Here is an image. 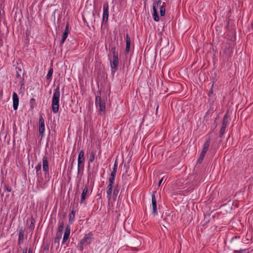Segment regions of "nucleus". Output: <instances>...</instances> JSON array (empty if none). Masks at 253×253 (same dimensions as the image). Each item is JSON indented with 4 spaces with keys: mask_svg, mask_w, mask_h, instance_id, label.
Masks as SVG:
<instances>
[{
    "mask_svg": "<svg viewBox=\"0 0 253 253\" xmlns=\"http://www.w3.org/2000/svg\"><path fill=\"white\" fill-rule=\"evenodd\" d=\"M42 169L44 172V183H46L49 180V166L47 158L43 156L42 158Z\"/></svg>",
    "mask_w": 253,
    "mask_h": 253,
    "instance_id": "obj_4",
    "label": "nucleus"
},
{
    "mask_svg": "<svg viewBox=\"0 0 253 253\" xmlns=\"http://www.w3.org/2000/svg\"><path fill=\"white\" fill-rule=\"evenodd\" d=\"M160 13L161 16H165L166 13V9L164 6L162 5V6H160Z\"/></svg>",
    "mask_w": 253,
    "mask_h": 253,
    "instance_id": "obj_30",
    "label": "nucleus"
},
{
    "mask_svg": "<svg viewBox=\"0 0 253 253\" xmlns=\"http://www.w3.org/2000/svg\"><path fill=\"white\" fill-rule=\"evenodd\" d=\"M167 179V178H165V176H163L161 179V180L159 181V183H158V186H160V185L161 184V183H162V182L165 180V181Z\"/></svg>",
    "mask_w": 253,
    "mask_h": 253,
    "instance_id": "obj_37",
    "label": "nucleus"
},
{
    "mask_svg": "<svg viewBox=\"0 0 253 253\" xmlns=\"http://www.w3.org/2000/svg\"><path fill=\"white\" fill-rule=\"evenodd\" d=\"M60 96V88L59 87L57 86L54 90L52 98L51 106L52 111L54 114H56L59 110Z\"/></svg>",
    "mask_w": 253,
    "mask_h": 253,
    "instance_id": "obj_1",
    "label": "nucleus"
},
{
    "mask_svg": "<svg viewBox=\"0 0 253 253\" xmlns=\"http://www.w3.org/2000/svg\"><path fill=\"white\" fill-rule=\"evenodd\" d=\"M161 3H162V1L161 0L157 1V2L156 3L157 7H160V6H162V5H161Z\"/></svg>",
    "mask_w": 253,
    "mask_h": 253,
    "instance_id": "obj_38",
    "label": "nucleus"
},
{
    "mask_svg": "<svg viewBox=\"0 0 253 253\" xmlns=\"http://www.w3.org/2000/svg\"><path fill=\"white\" fill-rule=\"evenodd\" d=\"M4 188L7 192H11V188L8 185H4Z\"/></svg>",
    "mask_w": 253,
    "mask_h": 253,
    "instance_id": "obj_36",
    "label": "nucleus"
},
{
    "mask_svg": "<svg viewBox=\"0 0 253 253\" xmlns=\"http://www.w3.org/2000/svg\"><path fill=\"white\" fill-rule=\"evenodd\" d=\"M245 251V250L240 249L239 250H235L234 252H235V253H240V251Z\"/></svg>",
    "mask_w": 253,
    "mask_h": 253,
    "instance_id": "obj_39",
    "label": "nucleus"
},
{
    "mask_svg": "<svg viewBox=\"0 0 253 253\" xmlns=\"http://www.w3.org/2000/svg\"><path fill=\"white\" fill-rule=\"evenodd\" d=\"M39 135L41 136L42 138L45 135L44 131H45V125H44V120L43 118L42 115H40L39 117Z\"/></svg>",
    "mask_w": 253,
    "mask_h": 253,
    "instance_id": "obj_6",
    "label": "nucleus"
},
{
    "mask_svg": "<svg viewBox=\"0 0 253 253\" xmlns=\"http://www.w3.org/2000/svg\"><path fill=\"white\" fill-rule=\"evenodd\" d=\"M29 221L30 222V224L29 225L28 227L29 230L30 231H32L35 228V219L33 217H31V218L30 219L27 220V222H28Z\"/></svg>",
    "mask_w": 253,
    "mask_h": 253,
    "instance_id": "obj_20",
    "label": "nucleus"
},
{
    "mask_svg": "<svg viewBox=\"0 0 253 253\" xmlns=\"http://www.w3.org/2000/svg\"><path fill=\"white\" fill-rule=\"evenodd\" d=\"M30 104L31 108H33L36 105V99L34 98H32L30 100Z\"/></svg>",
    "mask_w": 253,
    "mask_h": 253,
    "instance_id": "obj_32",
    "label": "nucleus"
},
{
    "mask_svg": "<svg viewBox=\"0 0 253 253\" xmlns=\"http://www.w3.org/2000/svg\"><path fill=\"white\" fill-rule=\"evenodd\" d=\"M15 70H16V77L18 79H21V74H24V72H22V70L21 68H20L19 67H16L15 68Z\"/></svg>",
    "mask_w": 253,
    "mask_h": 253,
    "instance_id": "obj_23",
    "label": "nucleus"
},
{
    "mask_svg": "<svg viewBox=\"0 0 253 253\" xmlns=\"http://www.w3.org/2000/svg\"><path fill=\"white\" fill-rule=\"evenodd\" d=\"M206 154V152L203 151H202L200 155H202V156H204L205 157V155Z\"/></svg>",
    "mask_w": 253,
    "mask_h": 253,
    "instance_id": "obj_42",
    "label": "nucleus"
},
{
    "mask_svg": "<svg viewBox=\"0 0 253 253\" xmlns=\"http://www.w3.org/2000/svg\"><path fill=\"white\" fill-rule=\"evenodd\" d=\"M42 165L41 163H39L38 165L36 167V176L37 177V183L40 187L43 189L46 187V185L45 183H44V178L42 176L41 172H40L41 170Z\"/></svg>",
    "mask_w": 253,
    "mask_h": 253,
    "instance_id": "obj_3",
    "label": "nucleus"
},
{
    "mask_svg": "<svg viewBox=\"0 0 253 253\" xmlns=\"http://www.w3.org/2000/svg\"><path fill=\"white\" fill-rule=\"evenodd\" d=\"M64 222L61 221L59 222V225L58 229V232L57 233V235L61 236V233L62 232L63 229L64 228Z\"/></svg>",
    "mask_w": 253,
    "mask_h": 253,
    "instance_id": "obj_24",
    "label": "nucleus"
},
{
    "mask_svg": "<svg viewBox=\"0 0 253 253\" xmlns=\"http://www.w3.org/2000/svg\"><path fill=\"white\" fill-rule=\"evenodd\" d=\"M52 73H53V69H52V68H50L49 70V71L47 73V74L46 75L47 80H48L51 78V77L52 76Z\"/></svg>",
    "mask_w": 253,
    "mask_h": 253,
    "instance_id": "obj_33",
    "label": "nucleus"
},
{
    "mask_svg": "<svg viewBox=\"0 0 253 253\" xmlns=\"http://www.w3.org/2000/svg\"><path fill=\"white\" fill-rule=\"evenodd\" d=\"M84 159H78V173L84 170Z\"/></svg>",
    "mask_w": 253,
    "mask_h": 253,
    "instance_id": "obj_16",
    "label": "nucleus"
},
{
    "mask_svg": "<svg viewBox=\"0 0 253 253\" xmlns=\"http://www.w3.org/2000/svg\"><path fill=\"white\" fill-rule=\"evenodd\" d=\"M75 216V211L74 210H72L69 215V222L70 224H72L74 221Z\"/></svg>",
    "mask_w": 253,
    "mask_h": 253,
    "instance_id": "obj_22",
    "label": "nucleus"
},
{
    "mask_svg": "<svg viewBox=\"0 0 253 253\" xmlns=\"http://www.w3.org/2000/svg\"><path fill=\"white\" fill-rule=\"evenodd\" d=\"M61 236H59V235H57V237L55 238V242H58L59 239L61 238Z\"/></svg>",
    "mask_w": 253,
    "mask_h": 253,
    "instance_id": "obj_40",
    "label": "nucleus"
},
{
    "mask_svg": "<svg viewBox=\"0 0 253 253\" xmlns=\"http://www.w3.org/2000/svg\"><path fill=\"white\" fill-rule=\"evenodd\" d=\"M118 168V162L117 161L115 162L113 170L112 171L109 177L115 178L117 172V169Z\"/></svg>",
    "mask_w": 253,
    "mask_h": 253,
    "instance_id": "obj_18",
    "label": "nucleus"
},
{
    "mask_svg": "<svg viewBox=\"0 0 253 253\" xmlns=\"http://www.w3.org/2000/svg\"><path fill=\"white\" fill-rule=\"evenodd\" d=\"M24 230L21 228L19 229V234H18V245H21L24 242Z\"/></svg>",
    "mask_w": 253,
    "mask_h": 253,
    "instance_id": "obj_15",
    "label": "nucleus"
},
{
    "mask_svg": "<svg viewBox=\"0 0 253 253\" xmlns=\"http://www.w3.org/2000/svg\"><path fill=\"white\" fill-rule=\"evenodd\" d=\"M115 178L109 177L108 180V184L106 188L107 198L109 202L111 199L113 188L115 183Z\"/></svg>",
    "mask_w": 253,
    "mask_h": 253,
    "instance_id": "obj_5",
    "label": "nucleus"
},
{
    "mask_svg": "<svg viewBox=\"0 0 253 253\" xmlns=\"http://www.w3.org/2000/svg\"><path fill=\"white\" fill-rule=\"evenodd\" d=\"M93 239V234L91 232L86 234L84 238L81 240L78 244V247L80 251H82L84 248L91 243Z\"/></svg>",
    "mask_w": 253,
    "mask_h": 253,
    "instance_id": "obj_2",
    "label": "nucleus"
},
{
    "mask_svg": "<svg viewBox=\"0 0 253 253\" xmlns=\"http://www.w3.org/2000/svg\"><path fill=\"white\" fill-rule=\"evenodd\" d=\"M110 51L113 53V57H118V52L115 46H112Z\"/></svg>",
    "mask_w": 253,
    "mask_h": 253,
    "instance_id": "obj_26",
    "label": "nucleus"
},
{
    "mask_svg": "<svg viewBox=\"0 0 253 253\" xmlns=\"http://www.w3.org/2000/svg\"><path fill=\"white\" fill-rule=\"evenodd\" d=\"M211 142V139L209 138L205 142L202 151L207 153Z\"/></svg>",
    "mask_w": 253,
    "mask_h": 253,
    "instance_id": "obj_21",
    "label": "nucleus"
},
{
    "mask_svg": "<svg viewBox=\"0 0 253 253\" xmlns=\"http://www.w3.org/2000/svg\"><path fill=\"white\" fill-rule=\"evenodd\" d=\"M81 158L84 159V151L83 150H81L80 151L79 154V156H78V159H81Z\"/></svg>",
    "mask_w": 253,
    "mask_h": 253,
    "instance_id": "obj_34",
    "label": "nucleus"
},
{
    "mask_svg": "<svg viewBox=\"0 0 253 253\" xmlns=\"http://www.w3.org/2000/svg\"><path fill=\"white\" fill-rule=\"evenodd\" d=\"M45 250H48V248H45Z\"/></svg>",
    "mask_w": 253,
    "mask_h": 253,
    "instance_id": "obj_46",
    "label": "nucleus"
},
{
    "mask_svg": "<svg viewBox=\"0 0 253 253\" xmlns=\"http://www.w3.org/2000/svg\"><path fill=\"white\" fill-rule=\"evenodd\" d=\"M226 127L221 126L220 131H219V137L221 138L223 137V134H224L225 132Z\"/></svg>",
    "mask_w": 253,
    "mask_h": 253,
    "instance_id": "obj_31",
    "label": "nucleus"
},
{
    "mask_svg": "<svg viewBox=\"0 0 253 253\" xmlns=\"http://www.w3.org/2000/svg\"><path fill=\"white\" fill-rule=\"evenodd\" d=\"M95 105L96 107H98L100 112H104L105 110V101L102 100L101 98L99 96H97L95 98Z\"/></svg>",
    "mask_w": 253,
    "mask_h": 253,
    "instance_id": "obj_7",
    "label": "nucleus"
},
{
    "mask_svg": "<svg viewBox=\"0 0 253 253\" xmlns=\"http://www.w3.org/2000/svg\"><path fill=\"white\" fill-rule=\"evenodd\" d=\"M13 107L14 110H17L19 105V98L16 92H14L12 94Z\"/></svg>",
    "mask_w": 253,
    "mask_h": 253,
    "instance_id": "obj_11",
    "label": "nucleus"
},
{
    "mask_svg": "<svg viewBox=\"0 0 253 253\" xmlns=\"http://www.w3.org/2000/svg\"><path fill=\"white\" fill-rule=\"evenodd\" d=\"M27 248H24L23 250H22V253H27Z\"/></svg>",
    "mask_w": 253,
    "mask_h": 253,
    "instance_id": "obj_41",
    "label": "nucleus"
},
{
    "mask_svg": "<svg viewBox=\"0 0 253 253\" xmlns=\"http://www.w3.org/2000/svg\"><path fill=\"white\" fill-rule=\"evenodd\" d=\"M228 116L227 115V114H225L223 119L221 126L226 127L227 124H228Z\"/></svg>",
    "mask_w": 253,
    "mask_h": 253,
    "instance_id": "obj_25",
    "label": "nucleus"
},
{
    "mask_svg": "<svg viewBox=\"0 0 253 253\" xmlns=\"http://www.w3.org/2000/svg\"><path fill=\"white\" fill-rule=\"evenodd\" d=\"M28 253H32V251L30 249L29 250Z\"/></svg>",
    "mask_w": 253,
    "mask_h": 253,
    "instance_id": "obj_44",
    "label": "nucleus"
},
{
    "mask_svg": "<svg viewBox=\"0 0 253 253\" xmlns=\"http://www.w3.org/2000/svg\"><path fill=\"white\" fill-rule=\"evenodd\" d=\"M109 17V5L108 3L106 2L103 4V14L102 18V22L106 23L108 21Z\"/></svg>",
    "mask_w": 253,
    "mask_h": 253,
    "instance_id": "obj_9",
    "label": "nucleus"
},
{
    "mask_svg": "<svg viewBox=\"0 0 253 253\" xmlns=\"http://www.w3.org/2000/svg\"><path fill=\"white\" fill-rule=\"evenodd\" d=\"M90 194L88 192V185H85L81 195V203H83L85 199L89 197Z\"/></svg>",
    "mask_w": 253,
    "mask_h": 253,
    "instance_id": "obj_10",
    "label": "nucleus"
},
{
    "mask_svg": "<svg viewBox=\"0 0 253 253\" xmlns=\"http://www.w3.org/2000/svg\"><path fill=\"white\" fill-rule=\"evenodd\" d=\"M45 250H48V248H45Z\"/></svg>",
    "mask_w": 253,
    "mask_h": 253,
    "instance_id": "obj_45",
    "label": "nucleus"
},
{
    "mask_svg": "<svg viewBox=\"0 0 253 253\" xmlns=\"http://www.w3.org/2000/svg\"><path fill=\"white\" fill-rule=\"evenodd\" d=\"M69 22H67L66 25V27H65V30L62 35V40L61 41V44H62L64 43V42H65L67 38L68 37V34L69 32Z\"/></svg>",
    "mask_w": 253,
    "mask_h": 253,
    "instance_id": "obj_12",
    "label": "nucleus"
},
{
    "mask_svg": "<svg viewBox=\"0 0 253 253\" xmlns=\"http://www.w3.org/2000/svg\"><path fill=\"white\" fill-rule=\"evenodd\" d=\"M238 241L239 243H241L240 241V237L235 236L232 238L231 240V243L233 244H235L236 243V241Z\"/></svg>",
    "mask_w": 253,
    "mask_h": 253,
    "instance_id": "obj_28",
    "label": "nucleus"
},
{
    "mask_svg": "<svg viewBox=\"0 0 253 253\" xmlns=\"http://www.w3.org/2000/svg\"><path fill=\"white\" fill-rule=\"evenodd\" d=\"M95 159V153L91 151L89 154V163H92Z\"/></svg>",
    "mask_w": 253,
    "mask_h": 253,
    "instance_id": "obj_29",
    "label": "nucleus"
},
{
    "mask_svg": "<svg viewBox=\"0 0 253 253\" xmlns=\"http://www.w3.org/2000/svg\"><path fill=\"white\" fill-rule=\"evenodd\" d=\"M126 49H125V52H126V54H128L130 50V42H131L130 38L129 37L128 34L126 35Z\"/></svg>",
    "mask_w": 253,
    "mask_h": 253,
    "instance_id": "obj_17",
    "label": "nucleus"
},
{
    "mask_svg": "<svg viewBox=\"0 0 253 253\" xmlns=\"http://www.w3.org/2000/svg\"><path fill=\"white\" fill-rule=\"evenodd\" d=\"M70 230H71L70 227L69 225H67L66 227L64 235H63V241H62L63 244L65 243L66 242V241L68 240V239H69L70 234Z\"/></svg>",
    "mask_w": 253,
    "mask_h": 253,
    "instance_id": "obj_14",
    "label": "nucleus"
},
{
    "mask_svg": "<svg viewBox=\"0 0 253 253\" xmlns=\"http://www.w3.org/2000/svg\"><path fill=\"white\" fill-rule=\"evenodd\" d=\"M119 63V62L118 57H113V60L110 61L111 73L112 74L114 75L117 71Z\"/></svg>",
    "mask_w": 253,
    "mask_h": 253,
    "instance_id": "obj_8",
    "label": "nucleus"
},
{
    "mask_svg": "<svg viewBox=\"0 0 253 253\" xmlns=\"http://www.w3.org/2000/svg\"><path fill=\"white\" fill-rule=\"evenodd\" d=\"M152 205L153 208V214L154 215L158 214L157 211V201L155 198V194H153L152 195Z\"/></svg>",
    "mask_w": 253,
    "mask_h": 253,
    "instance_id": "obj_13",
    "label": "nucleus"
},
{
    "mask_svg": "<svg viewBox=\"0 0 253 253\" xmlns=\"http://www.w3.org/2000/svg\"><path fill=\"white\" fill-rule=\"evenodd\" d=\"M153 12L152 15H153V19L155 21L158 22L160 20V18H159V17L158 13H157L156 6L153 5Z\"/></svg>",
    "mask_w": 253,
    "mask_h": 253,
    "instance_id": "obj_19",
    "label": "nucleus"
},
{
    "mask_svg": "<svg viewBox=\"0 0 253 253\" xmlns=\"http://www.w3.org/2000/svg\"><path fill=\"white\" fill-rule=\"evenodd\" d=\"M204 158V156H202V155H200V157H199V158L198 159L197 162L199 164H201L203 162Z\"/></svg>",
    "mask_w": 253,
    "mask_h": 253,
    "instance_id": "obj_35",
    "label": "nucleus"
},
{
    "mask_svg": "<svg viewBox=\"0 0 253 253\" xmlns=\"http://www.w3.org/2000/svg\"><path fill=\"white\" fill-rule=\"evenodd\" d=\"M213 84H212V85H211V88L210 94H212V87H213Z\"/></svg>",
    "mask_w": 253,
    "mask_h": 253,
    "instance_id": "obj_43",
    "label": "nucleus"
},
{
    "mask_svg": "<svg viewBox=\"0 0 253 253\" xmlns=\"http://www.w3.org/2000/svg\"><path fill=\"white\" fill-rule=\"evenodd\" d=\"M119 191V189L118 188V185H117L115 187V188L114 189L113 192V197L114 200H116V197L118 194Z\"/></svg>",
    "mask_w": 253,
    "mask_h": 253,
    "instance_id": "obj_27",
    "label": "nucleus"
}]
</instances>
